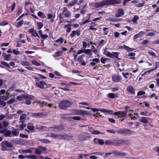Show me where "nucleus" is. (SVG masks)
I'll return each instance as SVG.
<instances>
[{
  "mask_svg": "<svg viewBox=\"0 0 159 159\" xmlns=\"http://www.w3.org/2000/svg\"><path fill=\"white\" fill-rule=\"evenodd\" d=\"M35 153L38 155H39L42 153L41 151L37 148H35Z\"/></svg>",
  "mask_w": 159,
  "mask_h": 159,
  "instance_id": "obj_33",
  "label": "nucleus"
},
{
  "mask_svg": "<svg viewBox=\"0 0 159 159\" xmlns=\"http://www.w3.org/2000/svg\"><path fill=\"white\" fill-rule=\"evenodd\" d=\"M50 135V137L52 138L61 140V134H55L52 133Z\"/></svg>",
  "mask_w": 159,
  "mask_h": 159,
  "instance_id": "obj_17",
  "label": "nucleus"
},
{
  "mask_svg": "<svg viewBox=\"0 0 159 159\" xmlns=\"http://www.w3.org/2000/svg\"><path fill=\"white\" fill-rule=\"evenodd\" d=\"M34 78L36 79L35 85L38 87L43 89L44 88V85H48L44 81L40 80V78L36 76L34 77Z\"/></svg>",
  "mask_w": 159,
  "mask_h": 159,
  "instance_id": "obj_3",
  "label": "nucleus"
},
{
  "mask_svg": "<svg viewBox=\"0 0 159 159\" xmlns=\"http://www.w3.org/2000/svg\"><path fill=\"white\" fill-rule=\"evenodd\" d=\"M30 124V123H28L27 125V127L28 129L31 131H33L34 130V126H33L30 125H29Z\"/></svg>",
  "mask_w": 159,
  "mask_h": 159,
  "instance_id": "obj_35",
  "label": "nucleus"
},
{
  "mask_svg": "<svg viewBox=\"0 0 159 159\" xmlns=\"http://www.w3.org/2000/svg\"><path fill=\"white\" fill-rule=\"evenodd\" d=\"M92 134L94 135H98L100 133V132L98 131H93L91 132Z\"/></svg>",
  "mask_w": 159,
  "mask_h": 159,
  "instance_id": "obj_43",
  "label": "nucleus"
},
{
  "mask_svg": "<svg viewBox=\"0 0 159 159\" xmlns=\"http://www.w3.org/2000/svg\"><path fill=\"white\" fill-rule=\"evenodd\" d=\"M84 56V54H83L81 56H79L77 59L78 61L79 62L81 61L82 60L83 57Z\"/></svg>",
  "mask_w": 159,
  "mask_h": 159,
  "instance_id": "obj_39",
  "label": "nucleus"
},
{
  "mask_svg": "<svg viewBox=\"0 0 159 159\" xmlns=\"http://www.w3.org/2000/svg\"><path fill=\"white\" fill-rule=\"evenodd\" d=\"M127 155V154L124 152H119V156H125Z\"/></svg>",
  "mask_w": 159,
  "mask_h": 159,
  "instance_id": "obj_59",
  "label": "nucleus"
},
{
  "mask_svg": "<svg viewBox=\"0 0 159 159\" xmlns=\"http://www.w3.org/2000/svg\"><path fill=\"white\" fill-rule=\"evenodd\" d=\"M127 113L125 111H118L114 113V114L118 116L119 117H125L126 116Z\"/></svg>",
  "mask_w": 159,
  "mask_h": 159,
  "instance_id": "obj_9",
  "label": "nucleus"
},
{
  "mask_svg": "<svg viewBox=\"0 0 159 159\" xmlns=\"http://www.w3.org/2000/svg\"><path fill=\"white\" fill-rule=\"evenodd\" d=\"M91 50L90 49H87L84 50V52L86 54H88L91 56L92 54V53L91 52Z\"/></svg>",
  "mask_w": 159,
  "mask_h": 159,
  "instance_id": "obj_26",
  "label": "nucleus"
},
{
  "mask_svg": "<svg viewBox=\"0 0 159 159\" xmlns=\"http://www.w3.org/2000/svg\"><path fill=\"white\" fill-rule=\"evenodd\" d=\"M7 130V129L5 128L3 129H2L1 130H0V134H2L4 133Z\"/></svg>",
  "mask_w": 159,
  "mask_h": 159,
  "instance_id": "obj_52",
  "label": "nucleus"
},
{
  "mask_svg": "<svg viewBox=\"0 0 159 159\" xmlns=\"http://www.w3.org/2000/svg\"><path fill=\"white\" fill-rule=\"evenodd\" d=\"M126 48V50L128 52H130L132 51H133L134 50V49L132 48H129L128 47H125Z\"/></svg>",
  "mask_w": 159,
  "mask_h": 159,
  "instance_id": "obj_62",
  "label": "nucleus"
},
{
  "mask_svg": "<svg viewBox=\"0 0 159 159\" xmlns=\"http://www.w3.org/2000/svg\"><path fill=\"white\" fill-rule=\"evenodd\" d=\"M90 136H87L85 135H82L80 136V139L82 141L85 140L87 139V138H90Z\"/></svg>",
  "mask_w": 159,
  "mask_h": 159,
  "instance_id": "obj_25",
  "label": "nucleus"
},
{
  "mask_svg": "<svg viewBox=\"0 0 159 159\" xmlns=\"http://www.w3.org/2000/svg\"><path fill=\"white\" fill-rule=\"evenodd\" d=\"M108 97L111 98L117 97V96L114 93H109L108 94Z\"/></svg>",
  "mask_w": 159,
  "mask_h": 159,
  "instance_id": "obj_27",
  "label": "nucleus"
},
{
  "mask_svg": "<svg viewBox=\"0 0 159 159\" xmlns=\"http://www.w3.org/2000/svg\"><path fill=\"white\" fill-rule=\"evenodd\" d=\"M1 145L3 150H6L4 148L5 146L10 148H11L13 147V145L11 143L6 141L2 142L1 143Z\"/></svg>",
  "mask_w": 159,
  "mask_h": 159,
  "instance_id": "obj_8",
  "label": "nucleus"
},
{
  "mask_svg": "<svg viewBox=\"0 0 159 159\" xmlns=\"http://www.w3.org/2000/svg\"><path fill=\"white\" fill-rule=\"evenodd\" d=\"M2 56L4 57V60L6 61H9V59L7 57V54L5 53H3Z\"/></svg>",
  "mask_w": 159,
  "mask_h": 159,
  "instance_id": "obj_45",
  "label": "nucleus"
},
{
  "mask_svg": "<svg viewBox=\"0 0 159 159\" xmlns=\"http://www.w3.org/2000/svg\"><path fill=\"white\" fill-rule=\"evenodd\" d=\"M37 25L38 26V30L41 29L42 28L43 25V24L41 22H37Z\"/></svg>",
  "mask_w": 159,
  "mask_h": 159,
  "instance_id": "obj_31",
  "label": "nucleus"
},
{
  "mask_svg": "<svg viewBox=\"0 0 159 159\" xmlns=\"http://www.w3.org/2000/svg\"><path fill=\"white\" fill-rule=\"evenodd\" d=\"M106 5L105 0L100 2L99 3H96L95 4L94 6L96 8L99 7Z\"/></svg>",
  "mask_w": 159,
  "mask_h": 159,
  "instance_id": "obj_15",
  "label": "nucleus"
},
{
  "mask_svg": "<svg viewBox=\"0 0 159 159\" xmlns=\"http://www.w3.org/2000/svg\"><path fill=\"white\" fill-rule=\"evenodd\" d=\"M23 22H24L23 20H21L19 22L17 23V25L16 27H20V26H21L23 24Z\"/></svg>",
  "mask_w": 159,
  "mask_h": 159,
  "instance_id": "obj_42",
  "label": "nucleus"
},
{
  "mask_svg": "<svg viewBox=\"0 0 159 159\" xmlns=\"http://www.w3.org/2000/svg\"><path fill=\"white\" fill-rule=\"evenodd\" d=\"M39 148L41 149L42 151H45L47 150V148L44 147H43L42 146H39L38 147Z\"/></svg>",
  "mask_w": 159,
  "mask_h": 159,
  "instance_id": "obj_56",
  "label": "nucleus"
},
{
  "mask_svg": "<svg viewBox=\"0 0 159 159\" xmlns=\"http://www.w3.org/2000/svg\"><path fill=\"white\" fill-rule=\"evenodd\" d=\"M40 37L42 39H45L48 38V35H44L43 34H41Z\"/></svg>",
  "mask_w": 159,
  "mask_h": 159,
  "instance_id": "obj_55",
  "label": "nucleus"
},
{
  "mask_svg": "<svg viewBox=\"0 0 159 159\" xmlns=\"http://www.w3.org/2000/svg\"><path fill=\"white\" fill-rule=\"evenodd\" d=\"M62 53V52L58 51L55 52V54L53 55L54 57H58L60 56Z\"/></svg>",
  "mask_w": 159,
  "mask_h": 159,
  "instance_id": "obj_30",
  "label": "nucleus"
},
{
  "mask_svg": "<svg viewBox=\"0 0 159 159\" xmlns=\"http://www.w3.org/2000/svg\"><path fill=\"white\" fill-rule=\"evenodd\" d=\"M21 64L23 66H29L30 65V63L25 61H22L21 62Z\"/></svg>",
  "mask_w": 159,
  "mask_h": 159,
  "instance_id": "obj_23",
  "label": "nucleus"
},
{
  "mask_svg": "<svg viewBox=\"0 0 159 159\" xmlns=\"http://www.w3.org/2000/svg\"><path fill=\"white\" fill-rule=\"evenodd\" d=\"M15 101V99L14 98H11L10 100L8 101L7 102V103L8 104H11L13 103Z\"/></svg>",
  "mask_w": 159,
  "mask_h": 159,
  "instance_id": "obj_40",
  "label": "nucleus"
},
{
  "mask_svg": "<svg viewBox=\"0 0 159 159\" xmlns=\"http://www.w3.org/2000/svg\"><path fill=\"white\" fill-rule=\"evenodd\" d=\"M31 62L32 64L36 66H39L40 65V64L35 60L31 61Z\"/></svg>",
  "mask_w": 159,
  "mask_h": 159,
  "instance_id": "obj_32",
  "label": "nucleus"
},
{
  "mask_svg": "<svg viewBox=\"0 0 159 159\" xmlns=\"http://www.w3.org/2000/svg\"><path fill=\"white\" fill-rule=\"evenodd\" d=\"M108 59L107 58H105L103 57H102L101 58V62L103 64H104L105 61Z\"/></svg>",
  "mask_w": 159,
  "mask_h": 159,
  "instance_id": "obj_49",
  "label": "nucleus"
},
{
  "mask_svg": "<svg viewBox=\"0 0 159 159\" xmlns=\"http://www.w3.org/2000/svg\"><path fill=\"white\" fill-rule=\"evenodd\" d=\"M139 19V18L138 16L137 15H135L134 16V18L133 19V21L134 23H135L138 19Z\"/></svg>",
  "mask_w": 159,
  "mask_h": 159,
  "instance_id": "obj_46",
  "label": "nucleus"
},
{
  "mask_svg": "<svg viewBox=\"0 0 159 159\" xmlns=\"http://www.w3.org/2000/svg\"><path fill=\"white\" fill-rule=\"evenodd\" d=\"M26 116L25 114H22L20 117V119L22 120L25 119L26 118Z\"/></svg>",
  "mask_w": 159,
  "mask_h": 159,
  "instance_id": "obj_41",
  "label": "nucleus"
},
{
  "mask_svg": "<svg viewBox=\"0 0 159 159\" xmlns=\"http://www.w3.org/2000/svg\"><path fill=\"white\" fill-rule=\"evenodd\" d=\"M105 143L107 145H113L115 146H120L121 145H129L130 144L129 141L124 140H106Z\"/></svg>",
  "mask_w": 159,
  "mask_h": 159,
  "instance_id": "obj_1",
  "label": "nucleus"
},
{
  "mask_svg": "<svg viewBox=\"0 0 159 159\" xmlns=\"http://www.w3.org/2000/svg\"><path fill=\"white\" fill-rule=\"evenodd\" d=\"M106 20H107L110 21L112 22H120L123 19L121 18H108Z\"/></svg>",
  "mask_w": 159,
  "mask_h": 159,
  "instance_id": "obj_16",
  "label": "nucleus"
},
{
  "mask_svg": "<svg viewBox=\"0 0 159 159\" xmlns=\"http://www.w3.org/2000/svg\"><path fill=\"white\" fill-rule=\"evenodd\" d=\"M99 111L102 112L104 113H110L111 112H112V111L111 110H108L107 109H99Z\"/></svg>",
  "mask_w": 159,
  "mask_h": 159,
  "instance_id": "obj_28",
  "label": "nucleus"
},
{
  "mask_svg": "<svg viewBox=\"0 0 159 159\" xmlns=\"http://www.w3.org/2000/svg\"><path fill=\"white\" fill-rule=\"evenodd\" d=\"M0 63L6 66H7V67L8 68H9L10 67V66H9V65L7 63L4 62L3 61H1L0 62Z\"/></svg>",
  "mask_w": 159,
  "mask_h": 159,
  "instance_id": "obj_36",
  "label": "nucleus"
},
{
  "mask_svg": "<svg viewBox=\"0 0 159 159\" xmlns=\"http://www.w3.org/2000/svg\"><path fill=\"white\" fill-rule=\"evenodd\" d=\"M77 31V30L76 31H73L71 32V33L70 34V36L71 38H73V37H74V36L76 34V32Z\"/></svg>",
  "mask_w": 159,
  "mask_h": 159,
  "instance_id": "obj_63",
  "label": "nucleus"
},
{
  "mask_svg": "<svg viewBox=\"0 0 159 159\" xmlns=\"http://www.w3.org/2000/svg\"><path fill=\"white\" fill-rule=\"evenodd\" d=\"M144 4L142 3H139L136 5V7H143V6Z\"/></svg>",
  "mask_w": 159,
  "mask_h": 159,
  "instance_id": "obj_61",
  "label": "nucleus"
},
{
  "mask_svg": "<svg viewBox=\"0 0 159 159\" xmlns=\"http://www.w3.org/2000/svg\"><path fill=\"white\" fill-rule=\"evenodd\" d=\"M39 140L41 142L44 143H50V141L47 139H40Z\"/></svg>",
  "mask_w": 159,
  "mask_h": 159,
  "instance_id": "obj_29",
  "label": "nucleus"
},
{
  "mask_svg": "<svg viewBox=\"0 0 159 159\" xmlns=\"http://www.w3.org/2000/svg\"><path fill=\"white\" fill-rule=\"evenodd\" d=\"M98 142L99 144L101 145H103L104 143V142L102 140L100 139H98Z\"/></svg>",
  "mask_w": 159,
  "mask_h": 159,
  "instance_id": "obj_48",
  "label": "nucleus"
},
{
  "mask_svg": "<svg viewBox=\"0 0 159 159\" xmlns=\"http://www.w3.org/2000/svg\"><path fill=\"white\" fill-rule=\"evenodd\" d=\"M148 52L149 54L152 56L154 57H156V56L155 53L153 52L152 51H148Z\"/></svg>",
  "mask_w": 159,
  "mask_h": 159,
  "instance_id": "obj_51",
  "label": "nucleus"
},
{
  "mask_svg": "<svg viewBox=\"0 0 159 159\" xmlns=\"http://www.w3.org/2000/svg\"><path fill=\"white\" fill-rule=\"evenodd\" d=\"M141 122L143 123H147L148 122V120L146 117H142L141 119Z\"/></svg>",
  "mask_w": 159,
  "mask_h": 159,
  "instance_id": "obj_24",
  "label": "nucleus"
},
{
  "mask_svg": "<svg viewBox=\"0 0 159 159\" xmlns=\"http://www.w3.org/2000/svg\"><path fill=\"white\" fill-rule=\"evenodd\" d=\"M29 97L25 95H23L22 96H18L16 99L19 101H22L23 98L27 99Z\"/></svg>",
  "mask_w": 159,
  "mask_h": 159,
  "instance_id": "obj_20",
  "label": "nucleus"
},
{
  "mask_svg": "<svg viewBox=\"0 0 159 159\" xmlns=\"http://www.w3.org/2000/svg\"><path fill=\"white\" fill-rule=\"evenodd\" d=\"M116 132L118 134L125 135L132 134L133 133V131L127 129H124L117 130L116 131Z\"/></svg>",
  "mask_w": 159,
  "mask_h": 159,
  "instance_id": "obj_4",
  "label": "nucleus"
},
{
  "mask_svg": "<svg viewBox=\"0 0 159 159\" xmlns=\"http://www.w3.org/2000/svg\"><path fill=\"white\" fill-rule=\"evenodd\" d=\"M47 114L43 112L38 113H32V116L33 117L38 118H42L44 116H46Z\"/></svg>",
  "mask_w": 159,
  "mask_h": 159,
  "instance_id": "obj_11",
  "label": "nucleus"
},
{
  "mask_svg": "<svg viewBox=\"0 0 159 159\" xmlns=\"http://www.w3.org/2000/svg\"><path fill=\"white\" fill-rule=\"evenodd\" d=\"M72 119H74L76 120H80L81 117L80 116H71Z\"/></svg>",
  "mask_w": 159,
  "mask_h": 159,
  "instance_id": "obj_38",
  "label": "nucleus"
},
{
  "mask_svg": "<svg viewBox=\"0 0 159 159\" xmlns=\"http://www.w3.org/2000/svg\"><path fill=\"white\" fill-rule=\"evenodd\" d=\"M51 128L53 129V131L55 132H58L59 131L62 130L64 129V126L61 125L56 126L53 125V127Z\"/></svg>",
  "mask_w": 159,
  "mask_h": 159,
  "instance_id": "obj_10",
  "label": "nucleus"
},
{
  "mask_svg": "<svg viewBox=\"0 0 159 159\" xmlns=\"http://www.w3.org/2000/svg\"><path fill=\"white\" fill-rule=\"evenodd\" d=\"M11 142L12 143L17 144H20L21 143V142L20 140L19 139H18L17 138L11 140Z\"/></svg>",
  "mask_w": 159,
  "mask_h": 159,
  "instance_id": "obj_19",
  "label": "nucleus"
},
{
  "mask_svg": "<svg viewBox=\"0 0 159 159\" xmlns=\"http://www.w3.org/2000/svg\"><path fill=\"white\" fill-rule=\"evenodd\" d=\"M77 2V1H72L71 3H68L67 5V6L68 7L69 6H72L74 5L75 4H76Z\"/></svg>",
  "mask_w": 159,
  "mask_h": 159,
  "instance_id": "obj_34",
  "label": "nucleus"
},
{
  "mask_svg": "<svg viewBox=\"0 0 159 159\" xmlns=\"http://www.w3.org/2000/svg\"><path fill=\"white\" fill-rule=\"evenodd\" d=\"M73 136L72 135H69L66 133H64L63 134H61V140H70L73 139Z\"/></svg>",
  "mask_w": 159,
  "mask_h": 159,
  "instance_id": "obj_12",
  "label": "nucleus"
},
{
  "mask_svg": "<svg viewBox=\"0 0 159 159\" xmlns=\"http://www.w3.org/2000/svg\"><path fill=\"white\" fill-rule=\"evenodd\" d=\"M8 24V23L7 21L4 20L2 22L1 24V25L2 26H4Z\"/></svg>",
  "mask_w": 159,
  "mask_h": 159,
  "instance_id": "obj_58",
  "label": "nucleus"
},
{
  "mask_svg": "<svg viewBox=\"0 0 159 159\" xmlns=\"http://www.w3.org/2000/svg\"><path fill=\"white\" fill-rule=\"evenodd\" d=\"M63 39L62 38H60L59 39L56 40V42L57 43L58 42H60L61 43H62L63 42Z\"/></svg>",
  "mask_w": 159,
  "mask_h": 159,
  "instance_id": "obj_50",
  "label": "nucleus"
},
{
  "mask_svg": "<svg viewBox=\"0 0 159 159\" xmlns=\"http://www.w3.org/2000/svg\"><path fill=\"white\" fill-rule=\"evenodd\" d=\"M26 126V124H21L19 126V127L21 130L23 129L24 128H25Z\"/></svg>",
  "mask_w": 159,
  "mask_h": 159,
  "instance_id": "obj_47",
  "label": "nucleus"
},
{
  "mask_svg": "<svg viewBox=\"0 0 159 159\" xmlns=\"http://www.w3.org/2000/svg\"><path fill=\"white\" fill-rule=\"evenodd\" d=\"M124 12L123 10L121 8L119 9L116 12L115 16L116 17H120L121 16L123 15Z\"/></svg>",
  "mask_w": 159,
  "mask_h": 159,
  "instance_id": "obj_13",
  "label": "nucleus"
},
{
  "mask_svg": "<svg viewBox=\"0 0 159 159\" xmlns=\"http://www.w3.org/2000/svg\"><path fill=\"white\" fill-rule=\"evenodd\" d=\"M103 54L111 58H113V57H114L117 58L119 60H120V59L118 57V56H119L118 52H112V53H111L110 52H107V53H106L105 52H104Z\"/></svg>",
  "mask_w": 159,
  "mask_h": 159,
  "instance_id": "obj_5",
  "label": "nucleus"
},
{
  "mask_svg": "<svg viewBox=\"0 0 159 159\" xmlns=\"http://www.w3.org/2000/svg\"><path fill=\"white\" fill-rule=\"evenodd\" d=\"M38 15L39 16L43 17V15H44V14L43 12L39 11L38 13Z\"/></svg>",
  "mask_w": 159,
  "mask_h": 159,
  "instance_id": "obj_53",
  "label": "nucleus"
},
{
  "mask_svg": "<svg viewBox=\"0 0 159 159\" xmlns=\"http://www.w3.org/2000/svg\"><path fill=\"white\" fill-rule=\"evenodd\" d=\"M127 91L128 92L132 94L134 93V89L132 86H129L127 88Z\"/></svg>",
  "mask_w": 159,
  "mask_h": 159,
  "instance_id": "obj_18",
  "label": "nucleus"
},
{
  "mask_svg": "<svg viewBox=\"0 0 159 159\" xmlns=\"http://www.w3.org/2000/svg\"><path fill=\"white\" fill-rule=\"evenodd\" d=\"M112 80L115 82H119L121 78L120 76L119 75H113L112 77Z\"/></svg>",
  "mask_w": 159,
  "mask_h": 159,
  "instance_id": "obj_14",
  "label": "nucleus"
},
{
  "mask_svg": "<svg viewBox=\"0 0 159 159\" xmlns=\"http://www.w3.org/2000/svg\"><path fill=\"white\" fill-rule=\"evenodd\" d=\"M68 115H69L67 114H61V117L63 119H66V116Z\"/></svg>",
  "mask_w": 159,
  "mask_h": 159,
  "instance_id": "obj_60",
  "label": "nucleus"
},
{
  "mask_svg": "<svg viewBox=\"0 0 159 159\" xmlns=\"http://www.w3.org/2000/svg\"><path fill=\"white\" fill-rule=\"evenodd\" d=\"M29 157V158H31V159H37L36 156L34 155H30Z\"/></svg>",
  "mask_w": 159,
  "mask_h": 159,
  "instance_id": "obj_64",
  "label": "nucleus"
},
{
  "mask_svg": "<svg viewBox=\"0 0 159 159\" xmlns=\"http://www.w3.org/2000/svg\"><path fill=\"white\" fill-rule=\"evenodd\" d=\"M106 5H115L120 3V0H105Z\"/></svg>",
  "mask_w": 159,
  "mask_h": 159,
  "instance_id": "obj_6",
  "label": "nucleus"
},
{
  "mask_svg": "<svg viewBox=\"0 0 159 159\" xmlns=\"http://www.w3.org/2000/svg\"><path fill=\"white\" fill-rule=\"evenodd\" d=\"M145 93L144 91H140L138 92L137 95L138 96L142 95Z\"/></svg>",
  "mask_w": 159,
  "mask_h": 159,
  "instance_id": "obj_57",
  "label": "nucleus"
},
{
  "mask_svg": "<svg viewBox=\"0 0 159 159\" xmlns=\"http://www.w3.org/2000/svg\"><path fill=\"white\" fill-rule=\"evenodd\" d=\"M2 124L4 128H6V127H7L9 125L8 123L6 122L5 121H3Z\"/></svg>",
  "mask_w": 159,
  "mask_h": 159,
  "instance_id": "obj_37",
  "label": "nucleus"
},
{
  "mask_svg": "<svg viewBox=\"0 0 159 159\" xmlns=\"http://www.w3.org/2000/svg\"><path fill=\"white\" fill-rule=\"evenodd\" d=\"M75 115H89L90 113L86 111L80 110H75Z\"/></svg>",
  "mask_w": 159,
  "mask_h": 159,
  "instance_id": "obj_7",
  "label": "nucleus"
},
{
  "mask_svg": "<svg viewBox=\"0 0 159 159\" xmlns=\"http://www.w3.org/2000/svg\"><path fill=\"white\" fill-rule=\"evenodd\" d=\"M112 153L114 155L117 156H119V152L116 151H113L112 152Z\"/></svg>",
  "mask_w": 159,
  "mask_h": 159,
  "instance_id": "obj_54",
  "label": "nucleus"
},
{
  "mask_svg": "<svg viewBox=\"0 0 159 159\" xmlns=\"http://www.w3.org/2000/svg\"><path fill=\"white\" fill-rule=\"evenodd\" d=\"M65 16L67 18H68L71 16V13L70 12H66L64 13Z\"/></svg>",
  "mask_w": 159,
  "mask_h": 159,
  "instance_id": "obj_44",
  "label": "nucleus"
},
{
  "mask_svg": "<svg viewBox=\"0 0 159 159\" xmlns=\"http://www.w3.org/2000/svg\"><path fill=\"white\" fill-rule=\"evenodd\" d=\"M26 100L25 102V103L27 105H30L31 103V102L30 101L31 100H32V97H29L27 99H25Z\"/></svg>",
  "mask_w": 159,
  "mask_h": 159,
  "instance_id": "obj_22",
  "label": "nucleus"
},
{
  "mask_svg": "<svg viewBox=\"0 0 159 159\" xmlns=\"http://www.w3.org/2000/svg\"><path fill=\"white\" fill-rule=\"evenodd\" d=\"M73 104L72 102L67 100H64L59 103V107L61 109L66 110Z\"/></svg>",
  "mask_w": 159,
  "mask_h": 159,
  "instance_id": "obj_2",
  "label": "nucleus"
},
{
  "mask_svg": "<svg viewBox=\"0 0 159 159\" xmlns=\"http://www.w3.org/2000/svg\"><path fill=\"white\" fill-rule=\"evenodd\" d=\"M11 134V131L10 130H7V131L3 134V135L5 137H9Z\"/></svg>",
  "mask_w": 159,
  "mask_h": 159,
  "instance_id": "obj_21",
  "label": "nucleus"
}]
</instances>
